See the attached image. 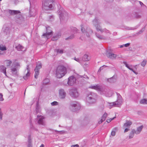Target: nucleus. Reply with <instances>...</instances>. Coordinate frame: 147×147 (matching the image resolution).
Masks as SVG:
<instances>
[{
	"mask_svg": "<svg viewBox=\"0 0 147 147\" xmlns=\"http://www.w3.org/2000/svg\"><path fill=\"white\" fill-rule=\"evenodd\" d=\"M89 88L100 91H102V87L98 84L95 85H91Z\"/></svg>",
	"mask_w": 147,
	"mask_h": 147,
	"instance_id": "dca6fc26",
	"label": "nucleus"
},
{
	"mask_svg": "<svg viewBox=\"0 0 147 147\" xmlns=\"http://www.w3.org/2000/svg\"><path fill=\"white\" fill-rule=\"evenodd\" d=\"M71 147H79V146L77 144L76 145H72Z\"/></svg>",
	"mask_w": 147,
	"mask_h": 147,
	"instance_id": "e2e57ef3",
	"label": "nucleus"
},
{
	"mask_svg": "<svg viewBox=\"0 0 147 147\" xmlns=\"http://www.w3.org/2000/svg\"><path fill=\"white\" fill-rule=\"evenodd\" d=\"M107 81L111 83L114 82L116 80V79L114 78V76H113L110 78H108L107 80Z\"/></svg>",
	"mask_w": 147,
	"mask_h": 147,
	"instance_id": "a878e982",
	"label": "nucleus"
},
{
	"mask_svg": "<svg viewBox=\"0 0 147 147\" xmlns=\"http://www.w3.org/2000/svg\"><path fill=\"white\" fill-rule=\"evenodd\" d=\"M81 31L87 37H89L90 35L93 33V31L90 28H87L86 29L84 27L83 25H81Z\"/></svg>",
	"mask_w": 147,
	"mask_h": 147,
	"instance_id": "6e6552de",
	"label": "nucleus"
},
{
	"mask_svg": "<svg viewBox=\"0 0 147 147\" xmlns=\"http://www.w3.org/2000/svg\"><path fill=\"white\" fill-rule=\"evenodd\" d=\"M12 62L10 60H8L6 62V65L7 67H9L11 66V65Z\"/></svg>",
	"mask_w": 147,
	"mask_h": 147,
	"instance_id": "e433bc0d",
	"label": "nucleus"
},
{
	"mask_svg": "<svg viewBox=\"0 0 147 147\" xmlns=\"http://www.w3.org/2000/svg\"><path fill=\"white\" fill-rule=\"evenodd\" d=\"M105 120H102V118L101 120L98 121V123L99 124H100L102 123Z\"/></svg>",
	"mask_w": 147,
	"mask_h": 147,
	"instance_id": "0e129e2a",
	"label": "nucleus"
},
{
	"mask_svg": "<svg viewBox=\"0 0 147 147\" xmlns=\"http://www.w3.org/2000/svg\"><path fill=\"white\" fill-rule=\"evenodd\" d=\"M7 50L6 47L3 44H0V50L2 51H5Z\"/></svg>",
	"mask_w": 147,
	"mask_h": 147,
	"instance_id": "393cba45",
	"label": "nucleus"
},
{
	"mask_svg": "<svg viewBox=\"0 0 147 147\" xmlns=\"http://www.w3.org/2000/svg\"><path fill=\"white\" fill-rule=\"evenodd\" d=\"M96 35L97 37L100 39H102L104 38L103 37L100 35L96 33Z\"/></svg>",
	"mask_w": 147,
	"mask_h": 147,
	"instance_id": "a19ab883",
	"label": "nucleus"
},
{
	"mask_svg": "<svg viewBox=\"0 0 147 147\" xmlns=\"http://www.w3.org/2000/svg\"><path fill=\"white\" fill-rule=\"evenodd\" d=\"M42 67V65L40 63H39L38 64H37L35 69H37V70L39 71V69Z\"/></svg>",
	"mask_w": 147,
	"mask_h": 147,
	"instance_id": "ea45409f",
	"label": "nucleus"
},
{
	"mask_svg": "<svg viewBox=\"0 0 147 147\" xmlns=\"http://www.w3.org/2000/svg\"><path fill=\"white\" fill-rule=\"evenodd\" d=\"M69 94L72 97L76 98L78 97L79 96L78 93L77 89L76 88H73L70 90Z\"/></svg>",
	"mask_w": 147,
	"mask_h": 147,
	"instance_id": "1a4fd4ad",
	"label": "nucleus"
},
{
	"mask_svg": "<svg viewBox=\"0 0 147 147\" xmlns=\"http://www.w3.org/2000/svg\"><path fill=\"white\" fill-rule=\"evenodd\" d=\"M98 95L94 92H90L87 96L86 99L88 102L90 104L95 103L97 100Z\"/></svg>",
	"mask_w": 147,
	"mask_h": 147,
	"instance_id": "7ed1b4c3",
	"label": "nucleus"
},
{
	"mask_svg": "<svg viewBox=\"0 0 147 147\" xmlns=\"http://www.w3.org/2000/svg\"><path fill=\"white\" fill-rule=\"evenodd\" d=\"M126 122L124 123L123 127L124 128H129L132 124V122L130 121L126 120Z\"/></svg>",
	"mask_w": 147,
	"mask_h": 147,
	"instance_id": "f3484780",
	"label": "nucleus"
},
{
	"mask_svg": "<svg viewBox=\"0 0 147 147\" xmlns=\"http://www.w3.org/2000/svg\"><path fill=\"white\" fill-rule=\"evenodd\" d=\"M23 48L24 47L23 46L20 44L16 47V48L18 51H23Z\"/></svg>",
	"mask_w": 147,
	"mask_h": 147,
	"instance_id": "bb28decb",
	"label": "nucleus"
},
{
	"mask_svg": "<svg viewBox=\"0 0 147 147\" xmlns=\"http://www.w3.org/2000/svg\"><path fill=\"white\" fill-rule=\"evenodd\" d=\"M11 72L13 74L16 75L17 73V70L16 68H13L11 69Z\"/></svg>",
	"mask_w": 147,
	"mask_h": 147,
	"instance_id": "c9c22d12",
	"label": "nucleus"
},
{
	"mask_svg": "<svg viewBox=\"0 0 147 147\" xmlns=\"http://www.w3.org/2000/svg\"><path fill=\"white\" fill-rule=\"evenodd\" d=\"M126 128L125 129L124 131V132L125 133L127 132L129 130V129L128 128Z\"/></svg>",
	"mask_w": 147,
	"mask_h": 147,
	"instance_id": "bf43d9fd",
	"label": "nucleus"
},
{
	"mask_svg": "<svg viewBox=\"0 0 147 147\" xmlns=\"http://www.w3.org/2000/svg\"><path fill=\"white\" fill-rule=\"evenodd\" d=\"M74 37V34H72L68 37L66 38L65 39L66 40H68V39H73Z\"/></svg>",
	"mask_w": 147,
	"mask_h": 147,
	"instance_id": "37998d69",
	"label": "nucleus"
},
{
	"mask_svg": "<svg viewBox=\"0 0 147 147\" xmlns=\"http://www.w3.org/2000/svg\"><path fill=\"white\" fill-rule=\"evenodd\" d=\"M106 54L108 57L112 59H115L117 56L116 54L107 52L106 53Z\"/></svg>",
	"mask_w": 147,
	"mask_h": 147,
	"instance_id": "4468645a",
	"label": "nucleus"
},
{
	"mask_svg": "<svg viewBox=\"0 0 147 147\" xmlns=\"http://www.w3.org/2000/svg\"><path fill=\"white\" fill-rule=\"evenodd\" d=\"M116 118V117H114L112 118H110L109 119H107L106 121L108 123H110L111 121L113 120L114 119Z\"/></svg>",
	"mask_w": 147,
	"mask_h": 147,
	"instance_id": "3c124183",
	"label": "nucleus"
},
{
	"mask_svg": "<svg viewBox=\"0 0 147 147\" xmlns=\"http://www.w3.org/2000/svg\"><path fill=\"white\" fill-rule=\"evenodd\" d=\"M107 2H111L113 1V0H105Z\"/></svg>",
	"mask_w": 147,
	"mask_h": 147,
	"instance_id": "69168bd1",
	"label": "nucleus"
},
{
	"mask_svg": "<svg viewBox=\"0 0 147 147\" xmlns=\"http://www.w3.org/2000/svg\"><path fill=\"white\" fill-rule=\"evenodd\" d=\"M67 73V69L63 65H59L56 71V76L57 78H60L64 76Z\"/></svg>",
	"mask_w": 147,
	"mask_h": 147,
	"instance_id": "f257e3e1",
	"label": "nucleus"
},
{
	"mask_svg": "<svg viewBox=\"0 0 147 147\" xmlns=\"http://www.w3.org/2000/svg\"><path fill=\"white\" fill-rule=\"evenodd\" d=\"M35 71V74H34V78L37 79V78L39 74V71L38 70H37V69H34Z\"/></svg>",
	"mask_w": 147,
	"mask_h": 147,
	"instance_id": "c85d7f7f",
	"label": "nucleus"
},
{
	"mask_svg": "<svg viewBox=\"0 0 147 147\" xmlns=\"http://www.w3.org/2000/svg\"><path fill=\"white\" fill-rule=\"evenodd\" d=\"M59 14L61 22L62 24L66 22L68 18L67 13L65 11L63 10L61 11L60 14Z\"/></svg>",
	"mask_w": 147,
	"mask_h": 147,
	"instance_id": "423d86ee",
	"label": "nucleus"
},
{
	"mask_svg": "<svg viewBox=\"0 0 147 147\" xmlns=\"http://www.w3.org/2000/svg\"><path fill=\"white\" fill-rule=\"evenodd\" d=\"M74 37V34H72L68 37L66 38L65 39L66 40H68V39H73Z\"/></svg>",
	"mask_w": 147,
	"mask_h": 147,
	"instance_id": "c03bdc74",
	"label": "nucleus"
},
{
	"mask_svg": "<svg viewBox=\"0 0 147 147\" xmlns=\"http://www.w3.org/2000/svg\"><path fill=\"white\" fill-rule=\"evenodd\" d=\"M118 130V128L117 127H115L112 130L111 133V135L112 136H115V135L116 132Z\"/></svg>",
	"mask_w": 147,
	"mask_h": 147,
	"instance_id": "b1692460",
	"label": "nucleus"
},
{
	"mask_svg": "<svg viewBox=\"0 0 147 147\" xmlns=\"http://www.w3.org/2000/svg\"><path fill=\"white\" fill-rule=\"evenodd\" d=\"M32 141L31 139L30 136L29 135L28 137V147H32Z\"/></svg>",
	"mask_w": 147,
	"mask_h": 147,
	"instance_id": "4be33fe9",
	"label": "nucleus"
},
{
	"mask_svg": "<svg viewBox=\"0 0 147 147\" xmlns=\"http://www.w3.org/2000/svg\"><path fill=\"white\" fill-rule=\"evenodd\" d=\"M4 54L3 53L0 51V55H2Z\"/></svg>",
	"mask_w": 147,
	"mask_h": 147,
	"instance_id": "774afa93",
	"label": "nucleus"
},
{
	"mask_svg": "<svg viewBox=\"0 0 147 147\" xmlns=\"http://www.w3.org/2000/svg\"><path fill=\"white\" fill-rule=\"evenodd\" d=\"M5 32L6 33V34H8L9 32V29L8 27H6L4 30Z\"/></svg>",
	"mask_w": 147,
	"mask_h": 147,
	"instance_id": "de8ad7c7",
	"label": "nucleus"
},
{
	"mask_svg": "<svg viewBox=\"0 0 147 147\" xmlns=\"http://www.w3.org/2000/svg\"><path fill=\"white\" fill-rule=\"evenodd\" d=\"M134 18H139L141 17V16L139 13H135L134 14Z\"/></svg>",
	"mask_w": 147,
	"mask_h": 147,
	"instance_id": "2f4dec72",
	"label": "nucleus"
},
{
	"mask_svg": "<svg viewBox=\"0 0 147 147\" xmlns=\"http://www.w3.org/2000/svg\"><path fill=\"white\" fill-rule=\"evenodd\" d=\"M130 43H127V44H125L124 45V46L126 47H128L129 46V45H130Z\"/></svg>",
	"mask_w": 147,
	"mask_h": 147,
	"instance_id": "052dcab7",
	"label": "nucleus"
},
{
	"mask_svg": "<svg viewBox=\"0 0 147 147\" xmlns=\"http://www.w3.org/2000/svg\"><path fill=\"white\" fill-rule=\"evenodd\" d=\"M138 2H139L140 3V4L141 5V6H142V5H144V4L142 2L140 1H138Z\"/></svg>",
	"mask_w": 147,
	"mask_h": 147,
	"instance_id": "338daca9",
	"label": "nucleus"
},
{
	"mask_svg": "<svg viewBox=\"0 0 147 147\" xmlns=\"http://www.w3.org/2000/svg\"><path fill=\"white\" fill-rule=\"evenodd\" d=\"M47 32L43 34L42 36L45 37L47 39H48L50 36V35L52 34V32L51 29V28L49 27L46 28Z\"/></svg>",
	"mask_w": 147,
	"mask_h": 147,
	"instance_id": "9b49d317",
	"label": "nucleus"
},
{
	"mask_svg": "<svg viewBox=\"0 0 147 147\" xmlns=\"http://www.w3.org/2000/svg\"><path fill=\"white\" fill-rule=\"evenodd\" d=\"M59 37V34H56V35L54 36L52 38V40L53 41H55L57 40Z\"/></svg>",
	"mask_w": 147,
	"mask_h": 147,
	"instance_id": "7c9ffc66",
	"label": "nucleus"
},
{
	"mask_svg": "<svg viewBox=\"0 0 147 147\" xmlns=\"http://www.w3.org/2000/svg\"><path fill=\"white\" fill-rule=\"evenodd\" d=\"M76 82V79L74 76H71L68 78L67 84L70 86L73 85Z\"/></svg>",
	"mask_w": 147,
	"mask_h": 147,
	"instance_id": "f8f14e48",
	"label": "nucleus"
},
{
	"mask_svg": "<svg viewBox=\"0 0 147 147\" xmlns=\"http://www.w3.org/2000/svg\"><path fill=\"white\" fill-rule=\"evenodd\" d=\"M145 30V27L142 28L136 34L137 35L140 34L142 33V32L144 31Z\"/></svg>",
	"mask_w": 147,
	"mask_h": 147,
	"instance_id": "a18cd8bd",
	"label": "nucleus"
},
{
	"mask_svg": "<svg viewBox=\"0 0 147 147\" xmlns=\"http://www.w3.org/2000/svg\"><path fill=\"white\" fill-rule=\"evenodd\" d=\"M89 60V58H88V56L86 55H84L82 58V60L84 61H88Z\"/></svg>",
	"mask_w": 147,
	"mask_h": 147,
	"instance_id": "cd10ccee",
	"label": "nucleus"
},
{
	"mask_svg": "<svg viewBox=\"0 0 147 147\" xmlns=\"http://www.w3.org/2000/svg\"><path fill=\"white\" fill-rule=\"evenodd\" d=\"M39 107L38 105V102H37L36 104V111L37 113H38L39 112Z\"/></svg>",
	"mask_w": 147,
	"mask_h": 147,
	"instance_id": "79ce46f5",
	"label": "nucleus"
},
{
	"mask_svg": "<svg viewBox=\"0 0 147 147\" xmlns=\"http://www.w3.org/2000/svg\"><path fill=\"white\" fill-rule=\"evenodd\" d=\"M30 69L29 67V65H28L27 66L26 69L25 71V72H26V74L25 76H23V78L25 80H27L28 77H29L30 75Z\"/></svg>",
	"mask_w": 147,
	"mask_h": 147,
	"instance_id": "ddd939ff",
	"label": "nucleus"
},
{
	"mask_svg": "<svg viewBox=\"0 0 147 147\" xmlns=\"http://www.w3.org/2000/svg\"><path fill=\"white\" fill-rule=\"evenodd\" d=\"M135 134H136V132H135V129H132L131 130V131L129 133V139L132 138L134 136V135Z\"/></svg>",
	"mask_w": 147,
	"mask_h": 147,
	"instance_id": "6ab92c4d",
	"label": "nucleus"
},
{
	"mask_svg": "<svg viewBox=\"0 0 147 147\" xmlns=\"http://www.w3.org/2000/svg\"><path fill=\"white\" fill-rule=\"evenodd\" d=\"M59 97L63 99L66 96V94L63 89H60L59 90Z\"/></svg>",
	"mask_w": 147,
	"mask_h": 147,
	"instance_id": "2eb2a0df",
	"label": "nucleus"
},
{
	"mask_svg": "<svg viewBox=\"0 0 147 147\" xmlns=\"http://www.w3.org/2000/svg\"><path fill=\"white\" fill-rule=\"evenodd\" d=\"M53 2V0H45L42 3L43 9L45 10H49L51 9L52 7V4Z\"/></svg>",
	"mask_w": 147,
	"mask_h": 147,
	"instance_id": "20e7f679",
	"label": "nucleus"
},
{
	"mask_svg": "<svg viewBox=\"0 0 147 147\" xmlns=\"http://www.w3.org/2000/svg\"><path fill=\"white\" fill-rule=\"evenodd\" d=\"M96 27V29L98 31H100L101 33L103 32V29H102L100 26L99 25L95 26Z\"/></svg>",
	"mask_w": 147,
	"mask_h": 147,
	"instance_id": "c756f323",
	"label": "nucleus"
},
{
	"mask_svg": "<svg viewBox=\"0 0 147 147\" xmlns=\"http://www.w3.org/2000/svg\"><path fill=\"white\" fill-rule=\"evenodd\" d=\"M143 127L144 126L143 125H141L140 126L138 127L137 128L136 130L135 129L136 134L138 135L140 134L141 131Z\"/></svg>",
	"mask_w": 147,
	"mask_h": 147,
	"instance_id": "a211bd4d",
	"label": "nucleus"
},
{
	"mask_svg": "<svg viewBox=\"0 0 147 147\" xmlns=\"http://www.w3.org/2000/svg\"><path fill=\"white\" fill-rule=\"evenodd\" d=\"M8 13L11 15H16L15 19L17 22L18 23H20L24 20V18L21 14L19 10H8Z\"/></svg>",
	"mask_w": 147,
	"mask_h": 147,
	"instance_id": "f03ea898",
	"label": "nucleus"
},
{
	"mask_svg": "<svg viewBox=\"0 0 147 147\" xmlns=\"http://www.w3.org/2000/svg\"><path fill=\"white\" fill-rule=\"evenodd\" d=\"M49 82V80L48 78H46L43 81V84L47 85Z\"/></svg>",
	"mask_w": 147,
	"mask_h": 147,
	"instance_id": "473e14b6",
	"label": "nucleus"
},
{
	"mask_svg": "<svg viewBox=\"0 0 147 147\" xmlns=\"http://www.w3.org/2000/svg\"><path fill=\"white\" fill-rule=\"evenodd\" d=\"M49 21H52L53 19H54V18H53V16H50L49 17Z\"/></svg>",
	"mask_w": 147,
	"mask_h": 147,
	"instance_id": "4d7b16f0",
	"label": "nucleus"
},
{
	"mask_svg": "<svg viewBox=\"0 0 147 147\" xmlns=\"http://www.w3.org/2000/svg\"><path fill=\"white\" fill-rule=\"evenodd\" d=\"M123 63L125 65V66L127 67L128 69V68H129V67H132V65H130V66H129L128 65V64H127V63H126V62H124Z\"/></svg>",
	"mask_w": 147,
	"mask_h": 147,
	"instance_id": "6e6d98bb",
	"label": "nucleus"
},
{
	"mask_svg": "<svg viewBox=\"0 0 147 147\" xmlns=\"http://www.w3.org/2000/svg\"><path fill=\"white\" fill-rule=\"evenodd\" d=\"M0 71L3 72L5 76L6 75V68L3 65H2L0 66Z\"/></svg>",
	"mask_w": 147,
	"mask_h": 147,
	"instance_id": "412c9836",
	"label": "nucleus"
},
{
	"mask_svg": "<svg viewBox=\"0 0 147 147\" xmlns=\"http://www.w3.org/2000/svg\"><path fill=\"white\" fill-rule=\"evenodd\" d=\"M92 22L93 25L95 26L99 25L100 23L99 20L96 18H95L94 19Z\"/></svg>",
	"mask_w": 147,
	"mask_h": 147,
	"instance_id": "aec40b11",
	"label": "nucleus"
},
{
	"mask_svg": "<svg viewBox=\"0 0 147 147\" xmlns=\"http://www.w3.org/2000/svg\"><path fill=\"white\" fill-rule=\"evenodd\" d=\"M105 66V67H106V66L105 65H103V66L100 67V68L99 69H98V72H100V71L101 70H102L103 69V67Z\"/></svg>",
	"mask_w": 147,
	"mask_h": 147,
	"instance_id": "13d9d810",
	"label": "nucleus"
},
{
	"mask_svg": "<svg viewBox=\"0 0 147 147\" xmlns=\"http://www.w3.org/2000/svg\"><path fill=\"white\" fill-rule=\"evenodd\" d=\"M4 99L3 98V95L0 93V101H2Z\"/></svg>",
	"mask_w": 147,
	"mask_h": 147,
	"instance_id": "5fc2aeb1",
	"label": "nucleus"
},
{
	"mask_svg": "<svg viewBox=\"0 0 147 147\" xmlns=\"http://www.w3.org/2000/svg\"><path fill=\"white\" fill-rule=\"evenodd\" d=\"M3 114L2 112L1 111V109L0 108V119L1 120L2 119V116Z\"/></svg>",
	"mask_w": 147,
	"mask_h": 147,
	"instance_id": "864d4df0",
	"label": "nucleus"
},
{
	"mask_svg": "<svg viewBox=\"0 0 147 147\" xmlns=\"http://www.w3.org/2000/svg\"><path fill=\"white\" fill-rule=\"evenodd\" d=\"M146 62L147 61L146 60H143L141 63V65L143 67H144L146 65Z\"/></svg>",
	"mask_w": 147,
	"mask_h": 147,
	"instance_id": "4c0bfd02",
	"label": "nucleus"
},
{
	"mask_svg": "<svg viewBox=\"0 0 147 147\" xmlns=\"http://www.w3.org/2000/svg\"><path fill=\"white\" fill-rule=\"evenodd\" d=\"M102 31H103V32H104L106 33H108V34H111V33L109 31L106 29L105 28V29H103Z\"/></svg>",
	"mask_w": 147,
	"mask_h": 147,
	"instance_id": "49530a36",
	"label": "nucleus"
},
{
	"mask_svg": "<svg viewBox=\"0 0 147 147\" xmlns=\"http://www.w3.org/2000/svg\"><path fill=\"white\" fill-rule=\"evenodd\" d=\"M74 60H76V61L80 63V61L79 60V59H78V58H74Z\"/></svg>",
	"mask_w": 147,
	"mask_h": 147,
	"instance_id": "680f3d73",
	"label": "nucleus"
},
{
	"mask_svg": "<svg viewBox=\"0 0 147 147\" xmlns=\"http://www.w3.org/2000/svg\"><path fill=\"white\" fill-rule=\"evenodd\" d=\"M58 102L57 101H54L51 103V104L52 106L56 105H58Z\"/></svg>",
	"mask_w": 147,
	"mask_h": 147,
	"instance_id": "603ef678",
	"label": "nucleus"
},
{
	"mask_svg": "<svg viewBox=\"0 0 147 147\" xmlns=\"http://www.w3.org/2000/svg\"><path fill=\"white\" fill-rule=\"evenodd\" d=\"M81 106L80 104L77 102H74L70 104L69 107L70 110L72 111L75 112L80 109Z\"/></svg>",
	"mask_w": 147,
	"mask_h": 147,
	"instance_id": "39448f33",
	"label": "nucleus"
},
{
	"mask_svg": "<svg viewBox=\"0 0 147 147\" xmlns=\"http://www.w3.org/2000/svg\"><path fill=\"white\" fill-rule=\"evenodd\" d=\"M71 30H72V31L74 32V33L77 32L78 30L77 28L75 27H72L71 28Z\"/></svg>",
	"mask_w": 147,
	"mask_h": 147,
	"instance_id": "8fccbe9b",
	"label": "nucleus"
},
{
	"mask_svg": "<svg viewBox=\"0 0 147 147\" xmlns=\"http://www.w3.org/2000/svg\"><path fill=\"white\" fill-rule=\"evenodd\" d=\"M137 28L136 27H135V28H132L131 27H129L127 26H125V28L126 29H127L128 30H134L136 29Z\"/></svg>",
	"mask_w": 147,
	"mask_h": 147,
	"instance_id": "f704fd0d",
	"label": "nucleus"
},
{
	"mask_svg": "<svg viewBox=\"0 0 147 147\" xmlns=\"http://www.w3.org/2000/svg\"><path fill=\"white\" fill-rule=\"evenodd\" d=\"M107 114L106 113H105L102 117V120H105L106 118L107 117Z\"/></svg>",
	"mask_w": 147,
	"mask_h": 147,
	"instance_id": "58836bf2",
	"label": "nucleus"
},
{
	"mask_svg": "<svg viewBox=\"0 0 147 147\" xmlns=\"http://www.w3.org/2000/svg\"><path fill=\"white\" fill-rule=\"evenodd\" d=\"M116 94L117 96V100L115 102L110 103V105L119 106L121 105V104L123 102V100L121 96L117 92H116Z\"/></svg>",
	"mask_w": 147,
	"mask_h": 147,
	"instance_id": "0eeeda50",
	"label": "nucleus"
},
{
	"mask_svg": "<svg viewBox=\"0 0 147 147\" xmlns=\"http://www.w3.org/2000/svg\"><path fill=\"white\" fill-rule=\"evenodd\" d=\"M38 123L39 125H44L45 123V117L41 115H37Z\"/></svg>",
	"mask_w": 147,
	"mask_h": 147,
	"instance_id": "9d476101",
	"label": "nucleus"
},
{
	"mask_svg": "<svg viewBox=\"0 0 147 147\" xmlns=\"http://www.w3.org/2000/svg\"><path fill=\"white\" fill-rule=\"evenodd\" d=\"M14 65L16 68H18L20 67V63H19L15 62L14 64Z\"/></svg>",
	"mask_w": 147,
	"mask_h": 147,
	"instance_id": "09e8293b",
	"label": "nucleus"
},
{
	"mask_svg": "<svg viewBox=\"0 0 147 147\" xmlns=\"http://www.w3.org/2000/svg\"><path fill=\"white\" fill-rule=\"evenodd\" d=\"M55 51L56 52L57 54H62L64 53V50L63 49H55Z\"/></svg>",
	"mask_w": 147,
	"mask_h": 147,
	"instance_id": "5701e85b",
	"label": "nucleus"
},
{
	"mask_svg": "<svg viewBox=\"0 0 147 147\" xmlns=\"http://www.w3.org/2000/svg\"><path fill=\"white\" fill-rule=\"evenodd\" d=\"M140 103L143 104H147V99H142L140 101Z\"/></svg>",
	"mask_w": 147,
	"mask_h": 147,
	"instance_id": "72a5a7b5",
	"label": "nucleus"
}]
</instances>
